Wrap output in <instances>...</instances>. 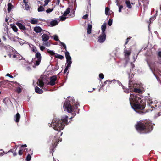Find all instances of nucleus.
Returning a JSON list of instances; mask_svg holds the SVG:
<instances>
[{
    "label": "nucleus",
    "instance_id": "f257e3e1",
    "mask_svg": "<svg viewBox=\"0 0 161 161\" xmlns=\"http://www.w3.org/2000/svg\"><path fill=\"white\" fill-rule=\"evenodd\" d=\"M68 117L64 115L62 117L61 120L58 119H54L49 126L52 127L54 130L60 131L64 128L65 125L68 124Z\"/></svg>",
    "mask_w": 161,
    "mask_h": 161
},
{
    "label": "nucleus",
    "instance_id": "f03ea898",
    "mask_svg": "<svg viewBox=\"0 0 161 161\" xmlns=\"http://www.w3.org/2000/svg\"><path fill=\"white\" fill-rule=\"evenodd\" d=\"M129 101L132 108L136 111V109L143 110L145 108V104L140 98L136 95L130 94Z\"/></svg>",
    "mask_w": 161,
    "mask_h": 161
},
{
    "label": "nucleus",
    "instance_id": "7ed1b4c3",
    "mask_svg": "<svg viewBox=\"0 0 161 161\" xmlns=\"http://www.w3.org/2000/svg\"><path fill=\"white\" fill-rule=\"evenodd\" d=\"M135 127L138 131H140L146 130V132L151 131L153 129V125L150 121L145 122L140 121L135 125Z\"/></svg>",
    "mask_w": 161,
    "mask_h": 161
},
{
    "label": "nucleus",
    "instance_id": "20e7f679",
    "mask_svg": "<svg viewBox=\"0 0 161 161\" xmlns=\"http://www.w3.org/2000/svg\"><path fill=\"white\" fill-rule=\"evenodd\" d=\"M70 100L69 101V102H66L64 104V108L65 111H66L67 112L70 113L71 112L73 111L74 109H77L78 107L79 106V103H76L75 104V107L74 108L72 107L71 104H72V103H74V101H75L73 98L72 97H70Z\"/></svg>",
    "mask_w": 161,
    "mask_h": 161
},
{
    "label": "nucleus",
    "instance_id": "39448f33",
    "mask_svg": "<svg viewBox=\"0 0 161 161\" xmlns=\"http://www.w3.org/2000/svg\"><path fill=\"white\" fill-rule=\"evenodd\" d=\"M106 26V23H104L102 25L101 28L102 30V34L99 36L98 38V42L100 43H103L106 39V35L105 31Z\"/></svg>",
    "mask_w": 161,
    "mask_h": 161
},
{
    "label": "nucleus",
    "instance_id": "423d86ee",
    "mask_svg": "<svg viewBox=\"0 0 161 161\" xmlns=\"http://www.w3.org/2000/svg\"><path fill=\"white\" fill-rule=\"evenodd\" d=\"M36 53L35 57L37 59L36 60L35 64L36 65H38L41 60V56L40 53L38 51L35 53Z\"/></svg>",
    "mask_w": 161,
    "mask_h": 161
},
{
    "label": "nucleus",
    "instance_id": "0eeeda50",
    "mask_svg": "<svg viewBox=\"0 0 161 161\" xmlns=\"http://www.w3.org/2000/svg\"><path fill=\"white\" fill-rule=\"evenodd\" d=\"M57 80V77L56 75H53L50 78V82L48 83L51 86H53L55 84V82Z\"/></svg>",
    "mask_w": 161,
    "mask_h": 161
},
{
    "label": "nucleus",
    "instance_id": "6e6552de",
    "mask_svg": "<svg viewBox=\"0 0 161 161\" xmlns=\"http://www.w3.org/2000/svg\"><path fill=\"white\" fill-rule=\"evenodd\" d=\"M65 56L66 57V58L67 59L66 63L67 64H71L72 63L71 62V58L70 56V54L69 53L68 51H66V52L65 53Z\"/></svg>",
    "mask_w": 161,
    "mask_h": 161
},
{
    "label": "nucleus",
    "instance_id": "1a4fd4ad",
    "mask_svg": "<svg viewBox=\"0 0 161 161\" xmlns=\"http://www.w3.org/2000/svg\"><path fill=\"white\" fill-rule=\"evenodd\" d=\"M39 20L38 19L32 18L29 21L32 24L36 25L38 24Z\"/></svg>",
    "mask_w": 161,
    "mask_h": 161
},
{
    "label": "nucleus",
    "instance_id": "9d476101",
    "mask_svg": "<svg viewBox=\"0 0 161 161\" xmlns=\"http://www.w3.org/2000/svg\"><path fill=\"white\" fill-rule=\"evenodd\" d=\"M41 37L43 42L47 41L49 39V36H48L46 34H43L42 36Z\"/></svg>",
    "mask_w": 161,
    "mask_h": 161
},
{
    "label": "nucleus",
    "instance_id": "9b49d317",
    "mask_svg": "<svg viewBox=\"0 0 161 161\" xmlns=\"http://www.w3.org/2000/svg\"><path fill=\"white\" fill-rule=\"evenodd\" d=\"M20 116L19 113H17L14 117V120L16 122H18L19 121L20 119Z\"/></svg>",
    "mask_w": 161,
    "mask_h": 161
},
{
    "label": "nucleus",
    "instance_id": "f8f14e48",
    "mask_svg": "<svg viewBox=\"0 0 161 161\" xmlns=\"http://www.w3.org/2000/svg\"><path fill=\"white\" fill-rule=\"evenodd\" d=\"M16 25L20 29L25 30L26 29L25 25L22 24L20 23H17Z\"/></svg>",
    "mask_w": 161,
    "mask_h": 161
},
{
    "label": "nucleus",
    "instance_id": "ddd939ff",
    "mask_svg": "<svg viewBox=\"0 0 161 161\" xmlns=\"http://www.w3.org/2000/svg\"><path fill=\"white\" fill-rule=\"evenodd\" d=\"M34 31L36 33H41L42 30L41 27L39 26H36L34 28Z\"/></svg>",
    "mask_w": 161,
    "mask_h": 161
},
{
    "label": "nucleus",
    "instance_id": "4468645a",
    "mask_svg": "<svg viewBox=\"0 0 161 161\" xmlns=\"http://www.w3.org/2000/svg\"><path fill=\"white\" fill-rule=\"evenodd\" d=\"M37 84L41 88H42L43 87L44 83L42 80H41L38 79Z\"/></svg>",
    "mask_w": 161,
    "mask_h": 161
},
{
    "label": "nucleus",
    "instance_id": "2eb2a0df",
    "mask_svg": "<svg viewBox=\"0 0 161 161\" xmlns=\"http://www.w3.org/2000/svg\"><path fill=\"white\" fill-rule=\"evenodd\" d=\"M59 22V21H57L56 20H54L51 21L50 23L51 26H53L58 25Z\"/></svg>",
    "mask_w": 161,
    "mask_h": 161
},
{
    "label": "nucleus",
    "instance_id": "dca6fc26",
    "mask_svg": "<svg viewBox=\"0 0 161 161\" xmlns=\"http://www.w3.org/2000/svg\"><path fill=\"white\" fill-rule=\"evenodd\" d=\"M35 91L37 93L42 94L43 93V91L38 87L36 86L35 88Z\"/></svg>",
    "mask_w": 161,
    "mask_h": 161
},
{
    "label": "nucleus",
    "instance_id": "f3484780",
    "mask_svg": "<svg viewBox=\"0 0 161 161\" xmlns=\"http://www.w3.org/2000/svg\"><path fill=\"white\" fill-rule=\"evenodd\" d=\"M29 47L32 51L35 53L37 51L36 47L33 45L30 44L29 45Z\"/></svg>",
    "mask_w": 161,
    "mask_h": 161
},
{
    "label": "nucleus",
    "instance_id": "a211bd4d",
    "mask_svg": "<svg viewBox=\"0 0 161 161\" xmlns=\"http://www.w3.org/2000/svg\"><path fill=\"white\" fill-rule=\"evenodd\" d=\"M8 11L9 13L11 11V10L13 8L14 6L10 3H9L8 4Z\"/></svg>",
    "mask_w": 161,
    "mask_h": 161
},
{
    "label": "nucleus",
    "instance_id": "6ab92c4d",
    "mask_svg": "<svg viewBox=\"0 0 161 161\" xmlns=\"http://www.w3.org/2000/svg\"><path fill=\"white\" fill-rule=\"evenodd\" d=\"M131 52V50H127L125 49L124 50V53H125V57H128L129 56Z\"/></svg>",
    "mask_w": 161,
    "mask_h": 161
},
{
    "label": "nucleus",
    "instance_id": "aec40b11",
    "mask_svg": "<svg viewBox=\"0 0 161 161\" xmlns=\"http://www.w3.org/2000/svg\"><path fill=\"white\" fill-rule=\"evenodd\" d=\"M130 0H126L125 4L127 7L129 8H132V6L130 3Z\"/></svg>",
    "mask_w": 161,
    "mask_h": 161
},
{
    "label": "nucleus",
    "instance_id": "412c9836",
    "mask_svg": "<svg viewBox=\"0 0 161 161\" xmlns=\"http://www.w3.org/2000/svg\"><path fill=\"white\" fill-rule=\"evenodd\" d=\"M71 9L69 8H68L64 12L63 14L66 17L69 14L70 12Z\"/></svg>",
    "mask_w": 161,
    "mask_h": 161
},
{
    "label": "nucleus",
    "instance_id": "4be33fe9",
    "mask_svg": "<svg viewBox=\"0 0 161 161\" xmlns=\"http://www.w3.org/2000/svg\"><path fill=\"white\" fill-rule=\"evenodd\" d=\"M116 0V3L117 5L119 7V12H121V9L123 8V7L122 5H119L118 0Z\"/></svg>",
    "mask_w": 161,
    "mask_h": 161
},
{
    "label": "nucleus",
    "instance_id": "5701e85b",
    "mask_svg": "<svg viewBox=\"0 0 161 161\" xmlns=\"http://www.w3.org/2000/svg\"><path fill=\"white\" fill-rule=\"evenodd\" d=\"M66 18L67 17L65 15H64L63 14L62 16H60L59 17L60 19L59 20V21H64L66 19Z\"/></svg>",
    "mask_w": 161,
    "mask_h": 161
},
{
    "label": "nucleus",
    "instance_id": "b1692460",
    "mask_svg": "<svg viewBox=\"0 0 161 161\" xmlns=\"http://www.w3.org/2000/svg\"><path fill=\"white\" fill-rule=\"evenodd\" d=\"M92 28V25L91 24H88L87 28V33L89 34L91 33V29Z\"/></svg>",
    "mask_w": 161,
    "mask_h": 161
},
{
    "label": "nucleus",
    "instance_id": "393cba45",
    "mask_svg": "<svg viewBox=\"0 0 161 161\" xmlns=\"http://www.w3.org/2000/svg\"><path fill=\"white\" fill-rule=\"evenodd\" d=\"M71 65V64H67L66 67V68L64 71V73H65L67 72V71L68 70V69L70 68Z\"/></svg>",
    "mask_w": 161,
    "mask_h": 161
},
{
    "label": "nucleus",
    "instance_id": "a878e982",
    "mask_svg": "<svg viewBox=\"0 0 161 161\" xmlns=\"http://www.w3.org/2000/svg\"><path fill=\"white\" fill-rule=\"evenodd\" d=\"M25 4V9L26 10H28L30 8L28 2H26V3H24Z\"/></svg>",
    "mask_w": 161,
    "mask_h": 161
},
{
    "label": "nucleus",
    "instance_id": "bb28decb",
    "mask_svg": "<svg viewBox=\"0 0 161 161\" xmlns=\"http://www.w3.org/2000/svg\"><path fill=\"white\" fill-rule=\"evenodd\" d=\"M142 88H134V91L136 93H140L142 92Z\"/></svg>",
    "mask_w": 161,
    "mask_h": 161
},
{
    "label": "nucleus",
    "instance_id": "cd10ccee",
    "mask_svg": "<svg viewBox=\"0 0 161 161\" xmlns=\"http://www.w3.org/2000/svg\"><path fill=\"white\" fill-rule=\"evenodd\" d=\"M43 45L47 47H49L50 46V43L49 42L47 41V42H44L43 43Z\"/></svg>",
    "mask_w": 161,
    "mask_h": 161
},
{
    "label": "nucleus",
    "instance_id": "c85d7f7f",
    "mask_svg": "<svg viewBox=\"0 0 161 161\" xmlns=\"http://www.w3.org/2000/svg\"><path fill=\"white\" fill-rule=\"evenodd\" d=\"M47 51L48 53L52 55H54L55 54V53L53 51L50 50L48 49H47Z\"/></svg>",
    "mask_w": 161,
    "mask_h": 161
},
{
    "label": "nucleus",
    "instance_id": "c756f323",
    "mask_svg": "<svg viewBox=\"0 0 161 161\" xmlns=\"http://www.w3.org/2000/svg\"><path fill=\"white\" fill-rule=\"evenodd\" d=\"M44 10V9L43 7L42 6H40L38 8V12L43 11Z\"/></svg>",
    "mask_w": 161,
    "mask_h": 161
},
{
    "label": "nucleus",
    "instance_id": "7c9ffc66",
    "mask_svg": "<svg viewBox=\"0 0 161 161\" xmlns=\"http://www.w3.org/2000/svg\"><path fill=\"white\" fill-rule=\"evenodd\" d=\"M55 56L56 58H59L60 59H62L64 58L63 56H62L61 55H59V54H58L56 55Z\"/></svg>",
    "mask_w": 161,
    "mask_h": 161
},
{
    "label": "nucleus",
    "instance_id": "2f4dec72",
    "mask_svg": "<svg viewBox=\"0 0 161 161\" xmlns=\"http://www.w3.org/2000/svg\"><path fill=\"white\" fill-rule=\"evenodd\" d=\"M156 19V17L155 16H153L150 18L149 19L150 23H151L153 21H154L155 19Z\"/></svg>",
    "mask_w": 161,
    "mask_h": 161
},
{
    "label": "nucleus",
    "instance_id": "473e14b6",
    "mask_svg": "<svg viewBox=\"0 0 161 161\" xmlns=\"http://www.w3.org/2000/svg\"><path fill=\"white\" fill-rule=\"evenodd\" d=\"M59 42L60 44H61V45L63 46V47L64 48L65 50H66V46L65 44L64 43L60 42V41H59Z\"/></svg>",
    "mask_w": 161,
    "mask_h": 161
},
{
    "label": "nucleus",
    "instance_id": "72a5a7b5",
    "mask_svg": "<svg viewBox=\"0 0 161 161\" xmlns=\"http://www.w3.org/2000/svg\"><path fill=\"white\" fill-rule=\"evenodd\" d=\"M21 89L19 87H17L16 89V91L19 94L21 92Z\"/></svg>",
    "mask_w": 161,
    "mask_h": 161
},
{
    "label": "nucleus",
    "instance_id": "f704fd0d",
    "mask_svg": "<svg viewBox=\"0 0 161 161\" xmlns=\"http://www.w3.org/2000/svg\"><path fill=\"white\" fill-rule=\"evenodd\" d=\"M31 159V156L30 154H28L27 156L26 160L27 161H30Z\"/></svg>",
    "mask_w": 161,
    "mask_h": 161
},
{
    "label": "nucleus",
    "instance_id": "c9c22d12",
    "mask_svg": "<svg viewBox=\"0 0 161 161\" xmlns=\"http://www.w3.org/2000/svg\"><path fill=\"white\" fill-rule=\"evenodd\" d=\"M109 11V9L108 7H106L105 10V13L106 15H108V12Z\"/></svg>",
    "mask_w": 161,
    "mask_h": 161
},
{
    "label": "nucleus",
    "instance_id": "e433bc0d",
    "mask_svg": "<svg viewBox=\"0 0 161 161\" xmlns=\"http://www.w3.org/2000/svg\"><path fill=\"white\" fill-rule=\"evenodd\" d=\"M12 28L13 31L15 32H17L18 31V29L15 25H13L12 26Z\"/></svg>",
    "mask_w": 161,
    "mask_h": 161
},
{
    "label": "nucleus",
    "instance_id": "4c0bfd02",
    "mask_svg": "<svg viewBox=\"0 0 161 161\" xmlns=\"http://www.w3.org/2000/svg\"><path fill=\"white\" fill-rule=\"evenodd\" d=\"M53 39L56 41H59L58 39V37L57 35H55L54 36Z\"/></svg>",
    "mask_w": 161,
    "mask_h": 161
},
{
    "label": "nucleus",
    "instance_id": "58836bf2",
    "mask_svg": "<svg viewBox=\"0 0 161 161\" xmlns=\"http://www.w3.org/2000/svg\"><path fill=\"white\" fill-rule=\"evenodd\" d=\"M112 24V19H110L108 21V25L109 26H110Z\"/></svg>",
    "mask_w": 161,
    "mask_h": 161
},
{
    "label": "nucleus",
    "instance_id": "ea45409f",
    "mask_svg": "<svg viewBox=\"0 0 161 161\" xmlns=\"http://www.w3.org/2000/svg\"><path fill=\"white\" fill-rule=\"evenodd\" d=\"M53 10V9L48 8L46 10V12L47 13H49L52 11Z\"/></svg>",
    "mask_w": 161,
    "mask_h": 161
},
{
    "label": "nucleus",
    "instance_id": "a19ab883",
    "mask_svg": "<svg viewBox=\"0 0 161 161\" xmlns=\"http://www.w3.org/2000/svg\"><path fill=\"white\" fill-rule=\"evenodd\" d=\"M99 77L101 79H103L104 78V75L103 74L101 73L99 75Z\"/></svg>",
    "mask_w": 161,
    "mask_h": 161
},
{
    "label": "nucleus",
    "instance_id": "79ce46f5",
    "mask_svg": "<svg viewBox=\"0 0 161 161\" xmlns=\"http://www.w3.org/2000/svg\"><path fill=\"white\" fill-rule=\"evenodd\" d=\"M22 150L23 149L22 148H21V149L19 150L18 152V154L20 155H21L22 154Z\"/></svg>",
    "mask_w": 161,
    "mask_h": 161
},
{
    "label": "nucleus",
    "instance_id": "37998d69",
    "mask_svg": "<svg viewBox=\"0 0 161 161\" xmlns=\"http://www.w3.org/2000/svg\"><path fill=\"white\" fill-rule=\"evenodd\" d=\"M147 103L149 105H150L151 104H153V102L152 99L149 100V101H147Z\"/></svg>",
    "mask_w": 161,
    "mask_h": 161
},
{
    "label": "nucleus",
    "instance_id": "c03bdc74",
    "mask_svg": "<svg viewBox=\"0 0 161 161\" xmlns=\"http://www.w3.org/2000/svg\"><path fill=\"white\" fill-rule=\"evenodd\" d=\"M50 1V0H45V1H44V2H45V3L44 4V6H46L47 5L48 3H49V2Z\"/></svg>",
    "mask_w": 161,
    "mask_h": 161
},
{
    "label": "nucleus",
    "instance_id": "a18cd8bd",
    "mask_svg": "<svg viewBox=\"0 0 161 161\" xmlns=\"http://www.w3.org/2000/svg\"><path fill=\"white\" fill-rule=\"evenodd\" d=\"M45 48V47L43 46H40V49L42 51H43Z\"/></svg>",
    "mask_w": 161,
    "mask_h": 161
},
{
    "label": "nucleus",
    "instance_id": "49530a36",
    "mask_svg": "<svg viewBox=\"0 0 161 161\" xmlns=\"http://www.w3.org/2000/svg\"><path fill=\"white\" fill-rule=\"evenodd\" d=\"M26 70L29 71L31 70V68L30 66H27L26 67Z\"/></svg>",
    "mask_w": 161,
    "mask_h": 161
},
{
    "label": "nucleus",
    "instance_id": "de8ad7c7",
    "mask_svg": "<svg viewBox=\"0 0 161 161\" xmlns=\"http://www.w3.org/2000/svg\"><path fill=\"white\" fill-rule=\"evenodd\" d=\"M8 101V100H7V99L5 98L3 99V102L5 104H7L6 101Z\"/></svg>",
    "mask_w": 161,
    "mask_h": 161
},
{
    "label": "nucleus",
    "instance_id": "09e8293b",
    "mask_svg": "<svg viewBox=\"0 0 161 161\" xmlns=\"http://www.w3.org/2000/svg\"><path fill=\"white\" fill-rule=\"evenodd\" d=\"M88 17V15L87 14H86L85 15H84L83 16L82 18L83 19H86Z\"/></svg>",
    "mask_w": 161,
    "mask_h": 161
},
{
    "label": "nucleus",
    "instance_id": "8fccbe9b",
    "mask_svg": "<svg viewBox=\"0 0 161 161\" xmlns=\"http://www.w3.org/2000/svg\"><path fill=\"white\" fill-rule=\"evenodd\" d=\"M123 89L124 90V92H125V93H129V90H128V89H126V90H125V89H124V87H123Z\"/></svg>",
    "mask_w": 161,
    "mask_h": 161
},
{
    "label": "nucleus",
    "instance_id": "3c124183",
    "mask_svg": "<svg viewBox=\"0 0 161 161\" xmlns=\"http://www.w3.org/2000/svg\"><path fill=\"white\" fill-rule=\"evenodd\" d=\"M6 76H8V77H10V78H13V76L12 75H11L9 74H7L6 75Z\"/></svg>",
    "mask_w": 161,
    "mask_h": 161
},
{
    "label": "nucleus",
    "instance_id": "603ef678",
    "mask_svg": "<svg viewBox=\"0 0 161 161\" xmlns=\"http://www.w3.org/2000/svg\"><path fill=\"white\" fill-rule=\"evenodd\" d=\"M5 153L4 152H3L0 153V155L1 156H2L4 155V154Z\"/></svg>",
    "mask_w": 161,
    "mask_h": 161
},
{
    "label": "nucleus",
    "instance_id": "864d4df0",
    "mask_svg": "<svg viewBox=\"0 0 161 161\" xmlns=\"http://www.w3.org/2000/svg\"><path fill=\"white\" fill-rule=\"evenodd\" d=\"M158 55L159 57H161V52H158Z\"/></svg>",
    "mask_w": 161,
    "mask_h": 161
},
{
    "label": "nucleus",
    "instance_id": "5fc2aeb1",
    "mask_svg": "<svg viewBox=\"0 0 161 161\" xmlns=\"http://www.w3.org/2000/svg\"><path fill=\"white\" fill-rule=\"evenodd\" d=\"M114 81H115L116 82H117V83L119 85H121V83L120 82H119V81H116L115 80H114Z\"/></svg>",
    "mask_w": 161,
    "mask_h": 161
},
{
    "label": "nucleus",
    "instance_id": "6e6d98bb",
    "mask_svg": "<svg viewBox=\"0 0 161 161\" xmlns=\"http://www.w3.org/2000/svg\"><path fill=\"white\" fill-rule=\"evenodd\" d=\"M27 147V145L26 144H24V145H23L22 146V147L21 148H22V149H23V147Z\"/></svg>",
    "mask_w": 161,
    "mask_h": 161
},
{
    "label": "nucleus",
    "instance_id": "4d7b16f0",
    "mask_svg": "<svg viewBox=\"0 0 161 161\" xmlns=\"http://www.w3.org/2000/svg\"><path fill=\"white\" fill-rule=\"evenodd\" d=\"M129 38H127V39H126V42H125V44H127V43H128V41H129Z\"/></svg>",
    "mask_w": 161,
    "mask_h": 161
},
{
    "label": "nucleus",
    "instance_id": "13d9d810",
    "mask_svg": "<svg viewBox=\"0 0 161 161\" xmlns=\"http://www.w3.org/2000/svg\"><path fill=\"white\" fill-rule=\"evenodd\" d=\"M13 156H15L17 155V153L16 152H14L13 153Z\"/></svg>",
    "mask_w": 161,
    "mask_h": 161
},
{
    "label": "nucleus",
    "instance_id": "bf43d9fd",
    "mask_svg": "<svg viewBox=\"0 0 161 161\" xmlns=\"http://www.w3.org/2000/svg\"><path fill=\"white\" fill-rule=\"evenodd\" d=\"M23 3H25L28 2V0H23Z\"/></svg>",
    "mask_w": 161,
    "mask_h": 161
},
{
    "label": "nucleus",
    "instance_id": "052dcab7",
    "mask_svg": "<svg viewBox=\"0 0 161 161\" xmlns=\"http://www.w3.org/2000/svg\"><path fill=\"white\" fill-rule=\"evenodd\" d=\"M137 112H139V113L140 114H142L143 113V112L142 111H140V112L137 111Z\"/></svg>",
    "mask_w": 161,
    "mask_h": 161
},
{
    "label": "nucleus",
    "instance_id": "680f3d73",
    "mask_svg": "<svg viewBox=\"0 0 161 161\" xmlns=\"http://www.w3.org/2000/svg\"><path fill=\"white\" fill-rule=\"evenodd\" d=\"M57 145V144H56L55 145V143H54V145H53V148H55V147H56V145Z\"/></svg>",
    "mask_w": 161,
    "mask_h": 161
},
{
    "label": "nucleus",
    "instance_id": "e2e57ef3",
    "mask_svg": "<svg viewBox=\"0 0 161 161\" xmlns=\"http://www.w3.org/2000/svg\"><path fill=\"white\" fill-rule=\"evenodd\" d=\"M8 19L7 18H6L5 20V22L8 23Z\"/></svg>",
    "mask_w": 161,
    "mask_h": 161
},
{
    "label": "nucleus",
    "instance_id": "0e129e2a",
    "mask_svg": "<svg viewBox=\"0 0 161 161\" xmlns=\"http://www.w3.org/2000/svg\"><path fill=\"white\" fill-rule=\"evenodd\" d=\"M16 56L17 55H14L13 56V58H15L16 57Z\"/></svg>",
    "mask_w": 161,
    "mask_h": 161
},
{
    "label": "nucleus",
    "instance_id": "69168bd1",
    "mask_svg": "<svg viewBox=\"0 0 161 161\" xmlns=\"http://www.w3.org/2000/svg\"><path fill=\"white\" fill-rule=\"evenodd\" d=\"M62 141L61 138H59L58 139V142H61Z\"/></svg>",
    "mask_w": 161,
    "mask_h": 161
},
{
    "label": "nucleus",
    "instance_id": "338daca9",
    "mask_svg": "<svg viewBox=\"0 0 161 161\" xmlns=\"http://www.w3.org/2000/svg\"><path fill=\"white\" fill-rule=\"evenodd\" d=\"M3 39L5 41L6 40V38L5 37H3Z\"/></svg>",
    "mask_w": 161,
    "mask_h": 161
},
{
    "label": "nucleus",
    "instance_id": "774afa93",
    "mask_svg": "<svg viewBox=\"0 0 161 161\" xmlns=\"http://www.w3.org/2000/svg\"><path fill=\"white\" fill-rule=\"evenodd\" d=\"M57 2H58V4H59V2H60L59 0H57Z\"/></svg>",
    "mask_w": 161,
    "mask_h": 161
}]
</instances>
